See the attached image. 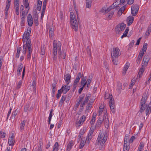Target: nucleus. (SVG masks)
<instances>
[{
	"label": "nucleus",
	"mask_w": 151,
	"mask_h": 151,
	"mask_svg": "<svg viewBox=\"0 0 151 151\" xmlns=\"http://www.w3.org/2000/svg\"><path fill=\"white\" fill-rule=\"evenodd\" d=\"M108 134L107 132H105L103 134L102 132H100L96 142V145H100L99 149L103 150L104 148V144L106 141Z\"/></svg>",
	"instance_id": "1"
},
{
	"label": "nucleus",
	"mask_w": 151,
	"mask_h": 151,
	"mask_svg": "<svg viewBox=\"0 0 151 151\" xmlns=\"http://www.w3.org/2000/svg\"><path fill=\"white\" fill-rule=\"evenodd\" d=\"M70 13V22L72 26V28L74 30L77 31L78 29V22L77 21L76 19L74 16Z\"/></svg>",
	"instance_id": "2"
},
{
	"label": "nucleus",
	"mask_w": 151,
	"mask_h": 151,
	"mask_svg": "<svg viewBox=\"0 0 151 151\" xmlns=\"http://www.w3.org/2000/svg\"><path fill=\"white\" fill-rule=\"evenodd\" d=\"M57 42L55 40L53 41V48L52 50V57L53 60L56 61L57 59Z\"/></svg>",
	"instance_id": "3"
},
{
	"label": "nucleus",
	"mask_w": 151,
	"mask_h": 151,
	"mask_svg": "<svg viewBox=\"0 0 151 151\" xmlns=\"http://www.w3.org/2000/svg\"><path fill=\"white\" fill-rule=\"evenodd\" d=\"M121 54L120 50L118 47H114L113 51L111 52L112 58H117Z\"/></svg>",
	"instance_id": "4"
},
{
	"label": "nucleus",
	"mask_w": 151,
	"mask_h": 151,
	"mask_svg": "<svg viewBox=\"0 0 151 151\" xmlns=\"http://www.w3.org/2000/svg\"><path fill=\"white\" fill-rule=\"evenodd\" d=\"M139 8V6L138 4H134L131 7V13L133 16H136L138 12Z\"/></svg>",
	"instance_id": "5"
},
{
	"label": "nucleus",
	"mask_w": 151,
	"mask_h": 151,
	"mask_svg": "<svg viewBox=\"0 0 151 151\" xmlns=\"http://www.w3.org/2000/svg\"><path fill=\"white\" fill-rule=\"evenodd\" d=\"M31 32V29L30 27H28L27 29L26 32H25L24 34L23 35V38L22 39V40L23 41V43L25 42L26 40H28L29 39V36Z\"/></svg>",
	"instance_id": "6"
},
{
	"label": "nucleus",
	"mask_w": 151,
	"mask_h": 151,
	"mask_svg": "<svg viewBox=\"0 0 151 151\" xmlns=\"http://www.w3.org/2000/svg\"><path fill=\"white\" fill-rule=\"evenodd\" d=\"M150 58V56L147 55H145L143 59L142 62V66H145L148 63L149 60Z\"/></svg>",
	"instance_id": "7"
},
{
	"label": "nucleus",
	"mask_w": 151,
	"mask_h": 151,
	"mask_svg": "<svg viewBox=\"0 0 151 151\" xmlns=\"http://www.w3.org/2000/svg\"><path fill=\"white\" fill-rule=\"evenodd\" d=\"M61 43L60 41H58V59L60 61L62 58V51L61 49Z\"/></svg>",
	"instance_id": "8"
},
{
	"label": "nucleus",
	"mask_w": 151,
	"mask_h": 151,
	"mask_svg": "<svg viewBox=\"0 0 151 151\" xmlns=\"http://www.w3.org/2000/svg\"><path fill=\"white\" fill-rule=\"evenodd\" d=\"M70 89V86H68L67 85H63L60 90H61L62 92L64 94H66Z\"/></svg>",
	"instance_id": "9"
},
{
	"label": "nucleus",
	"mask_w": 151,
	"mask_h": 151,
	"mask_svg": "<svg viewBox=\"0 0 151 151\" xmlns=\"http://www.w3.org/2000/svg\"><path fill=\"white\" fill-rule=\"evenodd\" d=\"M27 19L28 25L29 27L31 26L33 23V20L32 16L31 14H28L27 17Z\"/></svg>",
	"instance_id": "10"
},
{
	"label": "nucleus",
	"mask_w": 151,
	"mask_h": 151,
	"mask_svg": "<svg viewBox=\"0 0 151 151\" xmlns=\"http://www.w3.org/2000/svg\"><path fill=\"white\" fill-rule=\"evenodd\" d=\"M126 27V24L124 23H122L118 24L116 27V29L119 31H122Z\"/></svg>",
	"instance_id": "11"
},
{
	"label": "nucleus",
	"mask_w": 151,
	"mask_h": 151,
	"mask_svg": "<svg viewBox=\"0 0 151 151\" xmlns=\"http://www.w3.org/2000/svg\"><path fill=\"white\" fill-rule=\"evenodd\" d=\"M93 133V131L92 130L90 131L87 137L86 142L87 143H88V144H89L90 141L92 138Z\"/></svg>",
	"instance_id": "12"
},
{
	"label": "nucleus",
	"mask_w": 151,
	"mask_h": 151,
	"mask_svg": "<svg viewBox=\"0 0 151 151\" xmlns=\"http://www.w3.org/2000/svg\"><path fill=\"white\" fill-rule=\"evenodd\" d=\"M146 102V100H144L142 99H141L140 102V108L139 110V111L141 113H142L145 110V108H144V106H145V104Z\"/></svg>",
	"instance_id": "13"
},
{
	"label": "nucleus",
	"mask_w": 151,
	"mask_h": 151,
	"mask_svg": "<svg viewBox=\"0 0 151 151\" xmlns=\"http://www.w3.org/2000/svg\"><path fill=\"white\" fill-rule=\"evenodd\" d=\"M56 84L57 82L56 81H55L52 84V96L53 97L55 96Z\"/></svg>",
	"instance_id": "14"
},
{
	"label": "nucleus",
	"mask_w": 151,
	"mask_h": 151,
	"mask_svg": "<svg viewBox=\"0 0 151 151\" xmlns=\"http://www.w3.org/2000/svg\"><path fill=\"white\" fill-rule=\"evenodd\" d=\"M105 115V114L104 115V119L103 121L105 124V127L108 128L109 126V120L107 117H106V115Z\"/></svg>",
	"instance_id": "15"
},
{
	"label": "nucleus",
	"mask_w": 151,
	"mask_h": 151,
	"mask_svg": "<svg viewBox=\"0 0 151 151\" xmlns=\"http://www.w3.org/2000/svg\"><path fill=\"white\" fill-rule=\"evenodd\" d=\"M71 76L68 73L65 76L64 80L66 83L67 85H68L70 81V78Z\"/></svg>",
	"instance_id": "16"
},
{
	"label": "nucleus",
	"mask_w": 151,
	"mask_h": 151,
	"mask_svg": "<svg viewBox=\"0 0 151 151\" xmlns=\"http://www.w3.org/2000/svg\"><path fill=\"white\" fill-rule=\"evenodd\" d=\"M134 20V17L132 16L128 17L127 19L128 25L129 26L133 23Z\"/></svg>",
	"instance_id": "17"
},
{
	"label": "nucleus",
	"mask_w": 151,
	"mask_h": 151,
	"mask_svg": "<svg viewBox=\"0 0 151 151\" xmlns=\"http://www.w3.org/2000/svg\"><path fill=\"white\" fill-rule=\"evenodd\" d=\"M83 74L81 75V73H78V74L77 76L76 77V78L74 81V83H78L79 81L81 78L82 77Z\"/></svg>",
	"instance_id": "18"
},
{
	"label": "nucleus",
	"mask_w": 151,
	"mask_h": 151,
	"mask_svg": "<svg viewBox=\"0 0 151 151\" xmlns=\"http://www.w3.org/2000/svg\"><path fill=\"white\" fill-rule=\"evenodd\" d=\"M13 135H12L11 137H9L8 139V143L9 146H13L15 141L13 140Z\"/></svg>",
	"instance_id": "19"
},
{
	"label": "nucleus",
	"mask_w": 151,
	"mask_h": 151,
	"mask_svg": "<svg viewBox=\"0 0 151 151\" xmlns=\"http://www.w3.org/2000/svg\"><path fill=\"white\" fill-rule=\"evenodd\" d=\"M73 145V140L70 141L67 147L66 150L68 151H70Z\"/></svg>",
	"instance_id": "20"
},
{
	"label": "nucleus",
	"mask_w": 151,
	"mask_h": 151,
	"mask_svg": "<svg viewBox=\"0 0 151 151\" xmlns=\"http://www.w3.org/2000/svg\"><path fill=\"white\" fill-rule=\"evenodd\" d=\"M109 98L110 99V101L109 102V106H114V99L112 98V95L111 94H109Z\"/></svg>",
	"instance_id": "21"
},
{
	"label": "nucleus",
	"mask_w": 151,
	"mask_h": 151,
	"mask_svg": "<svg viewBox=\"0 0 151 151\" xmlns=\"http://www.w3.org/2000/svg\"><path fill=\"white\" fill-rule=\"evenodd\" d=\"M86 116L85 115L83 116L80 118V120L78 122L79 124V126H80L82 125L86 119Z\"/></svg>",
	"instance_id": "22"
},
{
	"label": "nucleus",
	"mask_w": 151,
	"mask_h": 151,
	"mask_svg": "<svg viewBox=\"0 0 151 151\" xmlns=\"http://www.w3.org/2000/svg\"><path fill=\"white\" fill-rule=\"evenodd\" d=\"M19 0H14V6L15 10H19Z\"/></svg>",
	"instance_id": "23"
},
{
	"label": "nucleus",
	"mask_w": 151,
	"mask_h": 151,
	"mask_svg": "<svg viewBox=\"0 0 151 151\" xmlns=\"http://www.w3.org/2000/svg\"><path fill=\"white\" fill-rule=\"evenodd\" d=\"M129 63H127L125 65H124L123 70V73L124 74H125L126 73L127 70L128 69L129 67Z\"/></svg>",
	"instance_id": "24"
},
{
	"label": "nucleus",
	"mask_w": 151,
	"mask_h": 151,
	"mask_svg": "<svg viewBox=\"0 0 151 151\" xmlns=\"http://www.w3.org/2000/svg\"><path fill=\"white\" fill-rule=\"evenodd\" d=\"M42 4V1L40 0H38L37 3V9L38 10L40 11Z\"/></svg>",
	"instance_id": "25"
},
{
	"label": "nucleus",
	"mask_w": 151,
	"mask_h": 151,
	"mask_svg": "<svg viewBox=\"0 0 151 151\" xmlns=\"http://www.w3.org/2000/svg\"><path fill=\"white\" fill-rule=\"evenodd\" d=\"M22 68L23 65L22 63H20L18 66V68L17 69V72H18V75H21V71H22Z\"/></svg>",
	"instance_id": "26"
},
{
	"label": "nucleus",
	"mask_w": 151,
	"mask_h": 151,
	"mask_svg": "<svg viewBox=\"0 0 151 151\" xmlns=\"http://www.w3.org/2000/svg\"><path fill=\"white\" fill-rule=\"evenodd\" d=\"M26 120H24L21 122L20 123L21 126L20 127V131H22L24 129V127L25 125V122Z\"/></svg>",
	"instance_id": "27"
},
{
	"label": "nucleus",
	"mask_w": 151,
	"mask_h": 151,
	"mask_svg": "<svg viewBox=\"0 0 151 151\" xmlns=\"http://www.w3.org/2000/svg\"><path fill=\"white\" fill-rule=\"evenodd\" d=\"M117 90L119 93H120L121 90L122 89V83L120 82H118L117 85Z\"/></svg>",
	"instance_id": "28"
},
{
	"label": "nucleus",
	"mask_w": 151,
	"mask_h": 151,
	"mask_svg": "<svg viewBox=\"0 0 151 151\" xmlns=\"http://www.w3.org/2000/svg\"><path fill=\"white\" fill-rule=\"evenodd\" d=\"M104 119V116H103L102 118L99 117L97 125H98V126L99 127L101 126V124L102 122L103 121Z\"/></svg>",
	"instance_id": "29"
},
{
	"label": "nucleus",
	"mask_w": 151,
	"mask_h": 151,
	"mask_svg": "<svg viewBox=\"0 0 151 151\" xmlns=\"http://www.w3.org/2000/svg\"><path fill=\"white\" fill-rule=\"evenodd\" d=\"M36 81L35 80H33L32 81V86L33 87V92L36 94Z\"/></svg>",
	"instance_id": "30"
},
{
	"label": "nucleus",
	"mask_w": 151,
	"mask_h": 151,
	"mask_svg": "<svg viewBox=\"0 0 151 151\" xmlns=\"http://www.w3.org/2000/svg\"><path fill=\"white\" fill-rule=\"evenodd\" d=\"M66 98L65 95H63L62 96V98L59 101V106H61L62 105V104L63 103L64 101H65Z\"/></svg>",
	"instance_id": "31"
},
{
	"label": "nucleus",
	"mask_w": 151,
	"mask_h": 151,
	"mask_svg": "<svg viewBox=\"0 0 151 151\" xmlns=\"http://www.w3.org/2000/svg\"><path fill=\"white\" fill-rule=\"evenodd\" d=\"M91 0H86V6L87 8H90L91 6Z\"/></svg>",
	"instance_id": "32"
},
{
	"label": "nucleus",
	"mask_w": 151,
	"mask_h": 151,
	"mask_svg": "<svg viewBox=\"0 0 151 151\" xmlns=\"http://www.w3.org/2000/svg\"><path fill=\"white\" fill-rule=\"evenodd\" d=\"M129 149V146L127 145V143H124L123 151H128Z\"/></svg>",
	"instance_id": "33"
},
{
	"label": "nucleus",
	"mask_w": 151,
	"mask_h": 151,
	"mask_svg": "<svg viewBox=\"0 0 151 151\" xmlns=\"http://www.w3.org/2000/svg\"><path fill=\"white\" fill-rule=\"evenodd\" d=\"M143 67H142L139 70L138 73V75L139 76V77H141V76H142V75L143 73L144 72V68H143Z\"/></svg>",
	"instance_id": "34"
},
{
	"label": "nucleus",
	"mask_w": 151,
	"mask_h": 151,
	"mask_svg": "<svg viewBox=\"0 0 151 151\" xmlns=\"http://www.w3.org/2000/svg\"><path fill=\"white\" fill-rule=\"evenodd\" d=\"M21 50V47H18L17 49V52L16 54V57L17 58H18L19 56V54L20 51Z\"/></svg>",
	"instance_id": "35"
},
{
	"label": "nucleus",
	"mask_w": 151,
	"mask_h": 151,
	"mask_svg": "<svg viewBox=\"0 0 151 151\" xmlns=\"http://www.w3.org/2000/svg\"><path fill=\"white\" fill-rule=\"evenodd\" d=\"M11 0H7L6 3V6L5 9V10L6 11H8L9 8L10 6V3L11 1Z\"/></svg>",
	"instance_id": "36"
},
{
	"label": "nucleus",
	"mask_w": 151,
	"mask_h": 151,
	"mask_svg": "<svg viewBox=\"0 0 151 151\" xmlns=\"http://www.w3.org/2000/svg\"><path fill=\"white\" fill-rule=\"evenodd\" d=\"M59 145L58 142H56L53 146V148L52 151H58V147H59Z\"/></svg>",
	"instance_id": "37"
},
{
	"label": "nucleus",
	"mask_w": 151,
	"mask_h": 151,
	"mask_svg": "<svg viewBox=\"0 0 151 151\" xmlns=\"http://www.w3.org/2000/svg\"><path fill=\"white\" fill-rule=\"evenodd\" d=\"M129 30V28L128 27L126 29L125 31H124V33H123V35L121 37L122 38H123L124 37L127 36V34Z\"/></svg>",
	"instance_id": "38"
},
{
	"label": "nucleus",
	"mask_w": 151,
	"mask_h": 151,
	"mask_svg": "<svg viewBox=\"0 0 151 151\" xmlns=\"http://www.w3.org/2000/svg\"><path fill=\"white\" fill-rule=\"evenodd\" d=\"M114 12H111L108 14V16L106 18L107 19H111V18L112 17L113 15L114 14Z\"/></svg>",
	"instance_id": "39"
},
{
	"label": "nucleus",
	"mask_w": 151,
	"mask_h": 151,
	"mask_svg": "<svg viewBox=\"0 0 151 151\" xmlns=\"http://www.w3.org/2000/svg\"><path fill=\"white\" fill-rule=\"evenodd\" d=\"M91 96V94H87L86 95L85 99L84 101V102L86 103L88 101L90 97Z\"/></svg>",
	"instance_id": "40"
},
{
	"label": "nucleus",
	"mask_w": 151,
	"mask_h": 151,
	"mask_svg": "<svg viewBox=\"0 0 151 151\" xmlns=\"http://www.w3.org/2000/svg\"><path fill=\"white\" fill-rule=\"evenodd\" d=\"M112 61L113 63L114 64L116 65L117 64V63L118 62V59L117 58H112Z\"/></svg>",
	"instance_id": "41"
},
{
	"label": "nucleus",
	"mask_w": 151,
	"mask_h": 151,
	"mask_svg": "<svg viewBox=\"0 0 151 151\" xmlns=\"http://www.w3.org/2000/svg\"><path fill=\"white\" fill-rule=\"evenodd\" d=\"M144 146L143 143L141 142L137 151H141Z\"/></svg>",
	"instance_id": "42"
},
{
	"label": "nucleus",
	"mask_w": 151,
	"mask_h": 151,
	"mask_svg": "<svg viewBox=\"0 0 151 151\" xmlns=\"http://www.w3.org/2000/svg\"><path fill=\"white\" fill-rule=\"evenodd\" d=\"M27 40L26 41V43L24 44V45H26L27 47H28V46H30V47H31V41L30 40H29V39Z\"/></svg>",
	"instance_id": "43"
},
{
	"label": "nucleus",
	"mask_w": 151,
	"mask_h": 151,
	"mask_svg": "<svg viewBox=\"0 0 151 151\" xmlns=\"http://www.w3.org/2000/svg\"><path fill=\"white\" fill-rule=\"evenodd\" d=\"M23 49L22 50V53L24 55L26 54V50L27 49V47L26 45H23Z\"/></svg>",
	"instance_id": "44"
},
{
	"label": "nucleus",
	"mask_w": 151,
	"mask_h": 151,
	"mask_svg": "<svg viewBox=\"0 0 151 151\" xmlns=\"http://www.w3.org/2000/svg\"><path fill=\"white\" fill-rule=\"evenodd\" d=\"M86 76H85V77H82V78L81 81V84H82L83 83H84L86 82Z\"/></svg>",
	"instance_id": "45"
},
{
	"label": "nucleus",
	"mask_w": 151,
	"mask_h": 151,
	"mask_svg": "<svg viewBox=\"0 0 151 151\" xmlns=\"http://www.w3.org/2000/svg\"><path fill=\"white\" fill-rule=\"evenodd\" d=\"M62 92L61 91V90H59L58 91V93L57 94V97L58 99H59L60 97L61 96V93Z\"/></svg>",
	"instance_id": "46"
},
{
	"label": "nucleus",
	"mask_w": 151,
	"mask_h": 151,
	"mask_svg": "<svg viewBox=\"0 0 151 151\" xmlns=\"http://www.w3.org/2000/svg\"><path fill=\"white\" fill-rule=\"evenodd\" d=\"M148 97L147 94L146 93H145L143 94L142 99H144V100H146L147 99Z\"/></svg>",
	"instance_id": "47"
},
{
	"label": "nucleus",
	"mask_w": 151,
	"mask_h": 151,
	"mask_svg": "<svg viewBox=\"0 0 151 151\" xmlns=\"http://www.w3.org/2000/svg\"><path fill=\"white\" fill-rule=\"evenodd\" d=\"M142 58L140 56H138L137 59L136 60L137 63V64H139L141 60H142Z\"/></svg>",
	"instance_id": "48"
},
{
	"label": "nucleus",
	"mask_w": 151,
	"mask_h": 151,
	"mask_svg": "<svg viewBox=\"0 0 151 151\" xmlns=\"http://www.w3.org/2000/svg\"><path fill=\"white\" fill-rule=\"evenodd\" d=\"M129 135H125L124 143H127L129 141Z\"/></svg>",
	"instance_id": "49"
},
{
	"label": "nucleus",
	"mask_w": 151,
	"mask_h": 151,
	"mask_svg": "<svg viewBox=\"0 0 151 151\" xmlns=\"http://www.w3.org/2000/svg\"><path fill=\"white\" fill-rule=\"evenodd\" d=\"M112 9H113V8L110 6L109 8H108L106 9H103L104 11L106 13H107Z\"/></svg>",
	"instance_id": "50"
},
{
	"label": "nucleus",
	"mask_w": 151,
	"mask_h": 151,
	"mask_svg": "<svg viewBox=\"0 0 151 151\" xmlns=\"http://www.w3.org/2000/svg\"><path fill=\"white\" fill-rule=\"evenodd\" d=\"M22 84V81H20L18 83L17 86V88L19 89L21 87Z\"/></svg>",
	"instance_id": "51"
},
{
	"label": "nucleus",
	"mask_w": 151,
	"mask_h": 151,
	"mask_svg": "<svg viewBox=\"0 0 151 151\" xmlns=\"http://www.w3.org/2000/svg\"><path fill=\"white\" fill-rule=\"evenodd\" d=\"M147 43H144L142 50L144 51H146L147 48Z\"/></svg>",
	"instance_id": "52"
},
{
	"label": "nucleus",
	"mask_w": 151,
	"mask_h": 151,
	"mask_svg": "<svg viewBox=\"0 0 151 151\" xmlns=\"http://www.w3.org/2000/svg\"><path fill=\"white\" fill-rule=\"evenodd\" d=\"M149 111H150V107L148 106V107L145 110L146 115H148L149 114Z\"/></svg>",
	"instance_id": "53"
},
{
	"label": "nucleus",
	"mask_w": 151,
	"mask_h": 151,
	"mask_svg": "<svg viewBox=\"0 0 151 151\" xmlns=\"http://www.w3.org/2000/svg\"><path fill=\"white\" fill-rule=\"evenodd\" d=\"M145 52V51H144V50H141L139 52V54L138 55V56H140L141 57H142V56L143 55L144 53V52Z\"/></svg>",
	"instance_id": "54"
},
{
	"label": "nucleus",
	"mask_w": 151,
	"mask_h": 151,
	"mask_svg": "<svg viewBox=\"0 0 151 151\" xmlns=\"http://www.w3.org/2000/svg\"><path fill=\"white\" fill-rule=\"evenodd\" d=\"M85 144V142L84 141H83V143H82V140L81 141V142L79 146V148L80 149L82 148L84 146Z\"/></svg>",
	"instance_id": "55"
},
{
	"label": "nucleus",
	"mask_w": 151,
	"mask_h": 151,
	"mask_svg": "<svg viewBox=\"0 0 151 151\" xmlns=\"http://www.w3.org/2000/svg\"><path fill=\"white\" fill-rule=\"evenodd\" d=\"M104 65L105 68H106V69L107 70L108 68V63L106 62V61H104Z\"/></svg>",
	"instance_id": "56"
},
{
	"label": "nucleus",
	"mask_w": 151,
	"mask_h": 151,
	"mask_svg": "<svg viewBox=\"0 0 151 151\" xmlns=\"http://www.w3.org/2000/svg\"><path fill=\"white\" fill-rule=\"evenodd\" d=\"M134 42L135 41L134 40H132L131 41V42L130 43L129 45V47L130 48L132 47L133 46Z\"/></svg>",
	"instance_id": "57"
},
{
	"label": "nucleus",
	"mask_w": 151,
	"mask_h": 151,
	"mask_svg": "<svg viewBox=\"0 0 151 151\" xmlns=\"http://www.w3.org/2000/svg\"><path fill=\"white\" fill-rule=\"evenodd\" d=\"M5 136V133L3 132H0V137L4 138Z\"/></svg>",
	"instance_id": "58"
},
{
	"label": "nucleus",
	"mask_w": 151,
	"mask_h": 151,
	"mask_svg": "<svg viewBox=\"0 0 151 151\" xmlns=\"http://www.w3.org/2000/svg\"><path fill=\"white\" fill-rule=\"evenodd\" d=\"M92 81V78L91 77H90V76L89 77V78H88L86 81V83H90Z\"/></svg>",
	"instance_id": "59"
},
{
	"label": "nucleus",
	"mask_w": 151,
	"mask_h": 151,
	"mask_svg": "<svg viewBox=\"0 0 151 151\" xmlns=\"http://www.w3.org/2000/svg\"><path fill=\"white\" fill-rule=\"evenodd\" d=\"M17 110H16L14 111H13L12 113V117H13L14 118L15 117L16 115L17 114Z\"/></svg>",
	"instance_id": "60"
},
{
	"label": "nucleus",
	"mask_w": 151,
	"mask_h": 151,
	"mask_svg": "<svg viewBox=\"0 0 151 151\" xmlns=\"http://www.w3.org/2000/svg\"><path fill=\"white\" fill-rule=\"evenodd\" d=\"M111 112L113 113H114L115 112V109H114V106H110Z\"/></svg>",
	"instance_id": "61"
},
{
	"label": "nucleus",
	"mask_w": 151,
	"mask_h": 151,
	"mask_svg": "<svg viewBox=\"0 0 151 151\" xmlns=\"http://www.w3.org/2000/svg\"><path fill=\"white\" fill-rule=\"evenodd\" d=\"M126 6H124L122 7L119 10V11H120L121 12H122V13H123L124 12Z\"/></svg>",
	"instance_id": "62"
},
{
	"label": "nucleus",
	"mask_w": 151,
	"mask_h": 151,
	"mask_svg": "<svg viewBox=\"0 0 151 151\" xmlns=\"http://www.w3.org/2000/svg\"><path fill=\"white\" fill-rule=\"evenodd\" d=\"M29 105L28 104L26 105L24 108V111L25 112H26L27 111L28 109L29 108Z\"/></svg>",
	"instance_id": "63"
},
{
	"label": "nucleus",
	"mask_w": 151,
	"mask_h": 151,
	"mask_svg": "<svg viewBox=\"0 0 151 151\" xmlns=\"http://www.w3.org/2000/svg\"><path fill=\"white\" fill-rule=\"evenodd\" d=\"M85 133V131L84 129H81L80 132L79 134V136H80V135H82L84 134Z\"/></svg>",
	"instance_id": "64"
}]
</instances>
